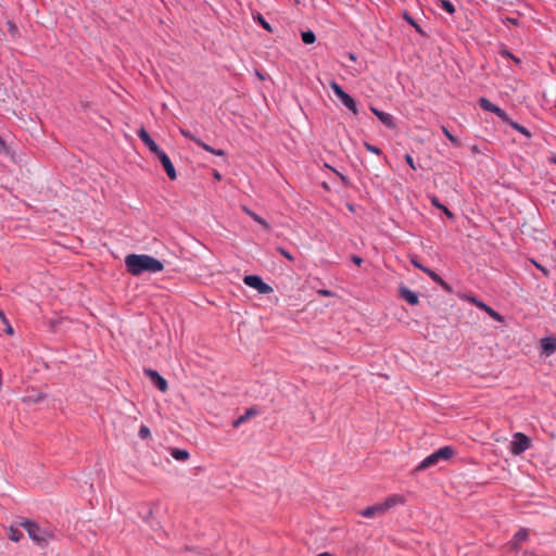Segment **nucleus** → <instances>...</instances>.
I'll use <instances>...</instances> for the list:
<instances>
[{"mask_svg": "<svg viewBox=\"0 0 556 556\" xmlns=\"http://www.w3.org/2000/svg\"><path fill=\"white\" fill-rule=\"evenodd\" d=\"M243 211L249 215L251 216L256 223H258L260 225L263 226V228L265 230H269V225L268 223L263 218L261 217L260 215H257L256 213L252 212L251 210H249L248 207H243Z\"/></svg>", "mask_w": 556, "mask_h": 556, "instance_id": "obj_24", "label": "nucleus"}, {"mask_svg": "<svg viewBox=\"0 0 556 556\" xmlns=\"http://www.w3.org/2000/svg\"><path fill=\"white\" fill-rule=\"evenodd\" d=\"M531 445V441L530 439L521 433V432H517L514 434V439L513 441L510 442V452L511 454L514 455H520L522 454L523 452H526Z\"/></svg>", "mask_w": 556, "mask_h": 556, "instance_id": "obj_6", "label": "nucleus"}, {"mask_svg": "<svg viewBox=\"0 0 556 556\" xmlns=\"http://www.w3.org/2000/svg\"><path fill=\"white\" fill-rule=\"evenodd\" d=\"M455 454V451L452 446H443L438 451L433 452L429 456H427L417 467L416 471H421L428 469L432 466H435L440 460H448Z\"/></svg>", "mask_w": 556, "mask_h": 556, "instance_id": "obj_3", "label": "nucleus"}, {"mask_svg": "<svg viewBox=\"0 0 556 556\" xmlns=\"http://www.w3.org/2000/svg\"><path fill=\"white\" fill-rule=\"evenodd\" d=\"M439 5L442 10L446 11L448 14L455 13V5L450 0H438Z\"/></svg>", "mask_w": 556, "mask_h": 556, "instance_id": "obj_26", "label": "nucleus"}, {"mask_svg": "<svg viewBox=\"0 0 556 556\" xmlns=\"http://www.w3.org/2000/svg\"><path fill=\"white\" fill-rule=\"evenodd\" d=\"M503 122L506 123L507 125H509L515 130L522 134L525 137L531 138L532 134L530 132V130L528 128H526L525 126L520 125L519 123L513 121L509 116H508V119L503 121Z\"/></svg>", "mask_w": 556, "mask_h": 556, "instance_id": "obj_20", "label": "nucleus"}, {"mask_svg": "<svg viewBox=\"0 0 556 556\" xmlns=\"http://www.w3.org/2000/svg\"><path fill=\"white\" fill-rule=\"evenodd\" d=\"M501 54L507 58H513V54L508 50H503Z\"/></svg>", "mask_w": 556, "mask_h": 556, "instance_id": "obj_43", "label": "nucleus"}, {"mask_svg": "<svg viewBox=\"0 0 556 556\" xmlns=\"http://www.w3.org/2000/svg\"><path fill=\"white\" fill-rule=\"evenodd\" d=\"M255 20L260 23V25L266 29L267 31L269 33H273V28L270 26L269 23L266 22V20L261 15V14H257V16L255 17Z\"/></svg>", "mask_w": 556, "mask_h": 556, "instance_id": "obj_29", "label": "nucleus"}, {"mask_svg": "<svg viewBox=\"0 0 556 556\" xmlns=\"http://www.w3.org/2000/svg\"><path fill=\"white\" fill-rule=\"evenodd\" d=\"M410 263L425 274H427L435 283L441 286L445 291L452 292V287L443 280L434 270L429 267L424 266L416 257L410 258Z\"/></svg>", "mask_w": 556, "mask_h": 556, "instance_id": "obj_5", "label": "nucleus"}, {"mask_svg": "<svg viewBox=\"0 0 556 556\" xmlns=\"http://www.w3.org/2000/svg\"><path fill=\"white\" fill-rule=\"evenodd\" d=\"M257 413H258V410L255 407L248 408L243 415H241L239 418L233 420L232 426L235 428H238L241 424L245 422L251 417L257 415Z\"/></svg>", "mask_w": 556, "mask_h": 556, "instance_id": "obj_18", "label": "nucleus"}, {"mask_svg": "<svg viewBox=\"0 0 556 556\" xmlns=\"http://www.w3.org/2000/svg\"><path fill=\"white\" fill-rule=\"evenodd\" d=\"M180 134L185 137V138H188L190 140H192L194 142V139H198L195 136H193L189 130L187 129H184L181 128L180 129Z\"/></svg>", "mask_w": 556, "mask_h": 556, "instance_id": "obj_37", "label": "nucleus"}, {"mask_svg": "<svg viewBox=\"0 0 556 556\" xmlns=\"http://www.w3.org/2000/svg\"><path fill=\"white\" fill-rule=\"evenodd\" d=\"M301 38L305 45H312L316 41V35L312 30L302 31Z\"/></svg>", "mask_w": 556, "mask_h": 556, "instance_id": "obj_25", "label": "nucleus"}, {"mask_svg": "<svg viewBox=\"0 0 556 556\" xmlns=\"http://www.w3.org/2000/svg\"><path fill=\"white\" fill-rule=\"evenodd\" d=\"M155 156L163 165L164 170L166 172L168 178L175 180L177 178V174L168 155L163 150H161L155 154Z\"/></svg>", "mask_w": 556, "mask_h": 556, "instance_id": "obj_10", "label": "nucleus"}, {"mask_svg": "<svg viewBox=\"0 0 556 556\" xmlns=\"http://www.w3.org/2000/svg\"><path fill=\"white\" fill-rule=\"evenodd\" d=\"M4 325L7 326V328H5V332H7L8 334H13V328H12V326L10 325V323L8 321V324H4Z\"/></svg>", "mask_w": 556, "mask_h": 556, "instance_id": "obj_41", "label": "nucleus"}, {"mask_svg": "<svg viewBox=\"0 0 556 556\" xmlns=\"http://www.w3.org/2000/svg\"><path fill=\"white\" fill-rule=\"evenodd\" d=\"M352 262L356 265H361L363 263V258L357 255H352Z\"/></svg>", "mask_w": 556, "mask_h": 556, "instance_id": "obj_39", "label": "nucleus"}, {"mask_svg": "<svg viewBox=\"0 0 556 556\" xmlns=\"http://www.w3.org/2000/svg\"><path fill=\"white\" fill-rule=\"evenodd\" d=\"M405 161L412 169L416 170V165H415L414 159L410 154H408V153L405 154Z\"/></svg>", "mask_w": 556, "mask_h": 556, "instance_id": "obj_38", "label": "nucleus"}, {"mask_svg": "<svg viewBox=\"0 0 556 556\" xmlns=\"http://www.w3.org/2000/svg\"><path fill=\"white\" fill-rule=\"evenodd\" d=\"M0 319L3 324H8V318L1 308H0Z\"/></svg>", "mask_w": 556, "mask_h": 556, "instance_id": "obj_40", "label": "nucleus"}, {"mask_svg": "<svg viewBox=\"0 0 556 556\" xmlns=\"http://www.w3.org/2000/svg\"><path fill=\"white\" fill-rule=\"evenodd\" d=\"M404 18L405 21H407L412 26H414V28L419 33V34H424L421 27L414 21V18L408 14V13H405L404 14Z\"/></svg>", "mask_w": 556, "mask_h": 556, "instance_id": "obj_30", "label": "nucleus"}, {"mask_svg": "<svg viewBox=\"0 0 556 556\" xmlns=\"http://www.w3.org/2000/svg\"><path fill=\"white\" fill-rule=\"evenodd\" d=\"M478 103L482 110L494 113L501 121L508 119V114L500 106L493 104L489 99L482 97L479 99Z\"/></svg>", "mask_w": 556, "mask_h": 556, "instance_id": "obj_8", "label": "nucleus"}, {"mask_svg": "<svg viewBox=\"0 0 556 556\" xmlns=\"http://www.w3.org/2000/svg\"><path fill=\"white\" fill-rule=\"evenodd\" d=\"M45 397H46V395L43 393H39V394L33 395V396L28 395V396L24 397V402L37 403V402L42 401Z\"/></svg>", "mask_w": 556, "mask_h": 556, "instance_id": "obj_31", "label": "nucleus"}, {"mask_svg": "<svg viewBox=\"0 0 556 556\" xmlns=\"http://www.w3.org/2000/svg\"><path fill=\"white\" fill-rule=\"evenodd\" d=\"M370 110L384 126L390 129H394L396 127L394 117L391 114L380 111L374 106H371Z\"/></svg>", "mask_w": 556, "mask_h": 556, "instance_id": "obj_12", "label": "nucleus"}, {"mask_svg": "<svg viewBox=\"0 0 556 556\" xmlns=\"http://www.w3.org/2000/svg\"><path fill=\"white\" fill-rule=\"evenodd\" d=\"M404 503V497L400 494H393L389 497H387L382 503H381V506L383 507V511L384 514L390 509L392 508L393 506L397 505V504H403Z\"/></svg>", "mask_w": 556, "mask_h": 556, "instance_id": "obj_16", "label": "nucleus"}, {"mask_svg": "<svg viewBox=\"0 0 556 556\" xmlns=\"http://www.w3.org/2000/svg\"><path fill=\"white\" fill-rule=\"evenodd\" d=\"M534 264H535V266H536L540 270H542V271H543V274H544V275H546V276H547L548 271H547V269H546L545 267H543V266L539 265L538 263H534Z\"/></svg>", "mask_w": 556, "mask_h": 556, "instance_id": "obj_42", "label": "nucleus"}, {"mask_svg": "<svg viewBox=\"0 0 556 556\" xmlns=\"http://www.w3.org/2000/svg\"><path fill=\"white\" fill-rule=\"evenodd\" d=\"M541 350L542 354L549 356L556 352V338L554 337H545L541 339Z\"/></svg>", "mask_w": 556, "mask_h": 556, "instance_id": "obj_14", "label": "nucleus"}, {"mask_svg": "<svg viewBox=\"0 0 556 556\" xmlns=\"http://www.w3.org/2000/svg\"><path fill=\"white\" fill-rule=\"evenodd\" d=\"M0 153L8 154L9 153V147L5 143V141L0 136Z\"/></svg>", "mask_w": 556, "mask_h": 556, "instance_id": "obj_36", "label": "nucleus"}, {"mask_svg": "<svg viewBox=\"0 0 556 556\" xmlns=\"http://www.w3.org/2000/svg\"><path fill=\"white\" fill-rule=\"evenodd\" d=\"M399 294L403 300H405L410 305H417L419 303L417 293L409 290L407 287H401L399 289Z\"/></svg>", "mask_w": 556, "mask_h": 556, "instance_id": "obj_15", "label": "nucleus"}, {"mask_svg": "<svg viewBox=\"0 0 556 556\" xmlns=\"http://www.w3.org/2000/svg\"><path fill=\"white\" fill-rule=\"evenodd\" d=\"M529 536V532L527 529H520L514 536V540L513 542L510 543L511 545V549H517L518 548V544L520 542H523L528 539Z\"/></svg>", "mask_w": 556, "mask_h": 556, "instance_id": "obj_21", "label": "nucleus"}, {"mask_svg": "<svg viewBox=\"0 0 556 556\" xmlns=\"http://www.w3.org/2000/svg\"><path fill=\"white\" fill-rule=\"evenodd\" d=\"M364 147L367 151L371 152V153H375L377 155H381L382 154V151L380 148L376 147V146H372L368 142H364Z\"/></svg>", "mask_w": 556, "mask_h": 556, "instance_id": "obj_32", "label": "nucleus"}, {"mask_svg": "<svg viewBox=\"0 0 556 556\" xmlns=\"http://www.w3.org/2000/svg\"><path fill=\"white\" fill-rule=\"evenodd\" d=\"M144 375L150 378L151 382L162 392H166L168 389L167 381L154 369L146 368Z\"/></svg>", "mask_w": 556, "mask_h": 556, "instance_id": "obj_9", "label": "nucleus"}, {"mask_svg": "<svg viewBox=\"0 0 556 556\" xmlns=\"http://www.w3.org/2000/svg\"><path fill=\"white\" fill-rule=\"evenodd\" d=\"M349 58H350V60H352V61H355V60H356V56H355V54H353V53H350V54H349Z\"/></svg>", "mask_w": 556, "mask_h": 556, "instance_id": "obj_46", "label": "nucleus"}, {"mask_svg": "<svg viewBox=\"0 0 556 556\" xmlns=\"http://www.w3.org/2000/svg\"><path fill=\"white\" fill-rule=\"evenodd\" d=\"M277 252H278L279 254H281L283 257H286L287 260H289V261H291V262H293V261H294V256H293L289 251H287L285 248H282V247H278V248H277Z\"/></svg>", "mask_w": 556, "mask_h": 556, "instance_id": "obj_34", "label": "nucleus"}, {"mask_svg": "<svg viewBox=\"0 0 556 556\" xmlns=\"http://www.w3.org/2000/svg\"><path fill=\"white\" fill-rule=\"evenodd\" d=\"M9 532H10L9 538L13 542H20L21 539L23 538L22 531H20L17 528H15L13 526L10 527Z\"/></svg>", "mask_w": 556, "mask_h": 556, "instance_id": "obj_27", "label": "nucleus"}, {"mask_svg": "<svg viewBox=\"0 0 556 556\" xmlns=\"http://www.w3.org/2000/svg\"><path fill=\"white\" fill-rule=\"evenodd\" d=\"M552 162L556 164V157H553V159H552Z\"/></svg>", "mask_w": 556, "mask_h": 556, "instance_id": "obj_47", "label": "nucleus"}, {"mask_svg": "<svg viewBox=\"0 0 556 556\" xmlns=\"http://www.w3.org/2000/svg\"><path fill=\"white\" fill-rule=\"evenodd\" d=\"M468 300H469V302L475 304L477 307H479L480 309L484 311L492 319H494L496 321H503L504 320L503 316L500 313L494 311L492 307H490L489 305H486L484 302H482L481 300L477 299L476 296H469Z\"/></svg>", "mask_w": 556, "mask_h": 556, "instance_id": "obj_11", "label": "nucleus"}, {"mask_svg": "<svg viewBox=\"0 0 556 556\" xmlns=\"http://www.w3.org/2000/svg\"><path fill=\"white\" fill-rule=\"evenodd\" d=\"M430 201H431V204H432L433 206H435L437 208L441 210V211L445 214V216H446L448 219H451V220L455 219V214H454L452 211H450L445 205H443V204L439 201L438 197L432 195V197L430 198Z\"/></svg>", "mask_w": 556, "mask_h": 556, "instance_id": "obj_19", "label": "nucleus"}, {"mask_svg": "<svg viewBox=\"0 0 556 556\" xmlns=\"http://www.w3.org/2000/svg\"><path fill=\"white\" fill-rule=\"evenodd\" d=\"M18 526L25 529L29 538L40 546L47 545L51 540L54 539V534L52 531L46 528H41L35 521L23 519L18 523Z\"/></svg>", "mask_w": 556, "mask_h": 556, "instance_id": "obj_2", "label": "nucleus"}, {"mask_svg": "<svg viewBox=\"0 0 556 556\" xmlns=\"http://www.w3.org/2000/svg\"><path fill=\"white\" fill-rule=\"evenodd\" d=\"M319 293L323 294V295H326V296H329V295L332 294V292L329 291V290H320Z\"/></svg>", "mask_w": 556, "mask_h": 556, "instance_id": "obj_44", "label": "nucleus"}, {"mask_svg": "<svg viewBox=\"0 0 556 556\" xmlns=\"http://www.w3.org/2000/svg\"><path fill=\"white\" fill-rule=\"evenodd\" d=\"M362 516L366 518H372L377 515H383V507L381 506V503L375 504L372 506H368L365 509L362 510Z\"/></svg>", "mask_w": 556, "mask_h": 556, "instance_id": "obj_17", "label": "nucleus"}, {"mask_svg": "<svg viewBox=\"0 0 556 556\" xmlns=\"http://www.w3.org/2000/svg\"><path fill=\"white\" fill-rule=\"evenodd\" d=\"M127 271L132 276L143 273H159L164 269V264L148 254H129L125 258Z\"/></svg>", "mask_w": 556, "mask_h": 556, "instance_id": "obj_1", "label": "nucleus"}, {"mask_svg": "<svg viewBox=\"0 0 556 556\" xmlns=\"http://www.w3.org/2000/svg\"><path fill=\"white\" fill-rule=\"evenodd\" d=\"M138 435L142 440H147L151 437V431L146 425H141L138 431Z\"/></svg>", "mask_w": 556, "mask_h": 556, "instance_id": "obj_28", "label": "nucleus"}, {"mask_svg": "<svg viewBox=\"0 0 556 556\" xmlns=\"http://www.w3.org/2000/svg\"><path fill=\"white\" fill-rule=\"evenodd\" d=\"M442 131H443V134L446 136V138H447V139H448L453 144L457 146V144L459 143L458 139H457L455 136H453V135L447 130V128H446V127H444V126H443V127H442Z\"/></svg>", "mask_w": 556, "mask_h": 556, "instance_id": "obj_33", "label": "nucleus"}, {"mask_svg": "<svg viewBox=\"0 0 556 556\" xmlns=\"http://www.w3.org/2000/svg\"><path fill=\"white\" fill-rule=\"evenodd\" d=\"M138 136L152 153L156 154L159 151L162 150L144 128H140L138 130Z\"/></svg>", "mask_w": 556, "mask_h": 556, "instance_id": "obj_13", "label": "nucleus"}, {"mask_svg": "<svg viewBox=\"0 0 556 556\" xmlns=\"http://www.w3.org/2000/svg\"><path fill=\"white\" fill-rule=\"evenodd\" d=\"M194 143L197 146H199L200 148H202L203 150L212 153V154H215V155H225V151L224 150H220V149H215L208 144H206L204 141H202L201 139H194Z\"/></svg>", "mask_w": 556, "mask_h": 556, "instance_id": "obj_23", "label": "nucleus"}, {"mask_svg": "<svg viewBox=\"0 0 556 556\" xmlns=\"http://www.w3.org/2000/svg\"><path fill=\"white\" fill-rule=\"evenodd\" d=\"M329 86L334 96L343 103V105H345L356 115L358 113L356 101L349 93H346L336 80H331Z\"/></svg>", "mask_w": 556, "mask_h": 556, "instance_id": "obj_4", "label": "nucleus"}, {"mask_svg": "<svg viewBox=\"0 0 556 556\" xmlns=\"http://www.w3.org/2000/svg\"><path fill=\"white\" fill-rule=\"evenodd\" d=\"M8 28L13 37H15L18 34V28L13 22H8Z\"/></svg>", "mask_w": 556, "mask_h": 556, "instance_id": "obj_35", "label": "nucleus"}, {"mask_svg": "<svg viewBox=\"0 0 556 556\" xmlns=\"http://www.w3.org/2000/svg\"><path fill=\"white\" fill-rule=\"evenodd\" d=\"M170 455L176 460H179V462H186L190 457V454H189V452L187 450H180V448H177V447H172L170 448Z\"/></svg>", "mask_w": 556, "mask_h": 556, "instance_id": "obj_22", "label": "nucleus"}, {"mask_svg": "<svg viewBox=\"0 0 556 556\" xmlns=\"http://www.w3.org/2000/svg\"><path fill=\"white\" fill-rule=\"evenodd\" d=\"M510 59H511L515 63H517V64H520V63H521L520 59H518V58H517V56H515V55H513V58H510Z\"/></svg>", "mask_w": 556, "mask_h": 556, "instance_id": "obj_45", "label": "nucleus"}, {"mask_svg": "<svg viewBox=\"0 0 556 556\" xmlns=\"http://www.w3.org/2000/svg\"><path fill=\"white\" fill-rule=\"evenodd\" d=\"M243 282L250 288L257 290V292L261 294H268L273 292V288L264 282L263 279L257 275L244 276Z\"/></svg>", "mask_w": 556, "mask_h": 556, "instance_id": "obj_7", "label": "nucleus"}]
</instances>
